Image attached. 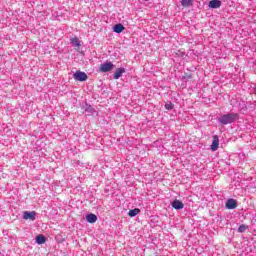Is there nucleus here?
<instances>
[{
	"label": "nucleus",
	"mask_w": 256,
	"mask_h": 256,
	"mask_svg": "<svg viewBox=\"0 0 256 256\" xmlns=\"http://www.w3.org/2000/svg\"><path fill=\"white\" fill-rule=\"evenodd\" d=\"M181 5L182 7H191V5H193V0H182Z\"/></svg>",
	"instance_id": "nucleus-15"
},
{
	"label": "nucleus",
	"mask_w": 256,
	"mask_h": 256,
	"mask_svg": "<svg viewBox=\"0 0 256 256\" xmlns=\"http://www.w3.org/2000/svg\"><path fill=\"white\" fill-rule=\"evenodd\" d=\"M219 149V136L214 135L212 137V144H211V150L217 151Z\"/></svg>",
	"instance_id": "nucleus-5"
},
{
	"label": "nucleus",
	"mask_w": 256,
	"mask_h": 256,
	"mask_svg": "<svg viewBox=\"0 0 256 256\" xmlns=\"http://www.w3.org/2000/svg\"><path fill=\"white\" fill-rule=\"evenodd\" d=\"M173 107H174V105L171 102L165 104V109H167L168 111H171V109H173Z\"/></svg>",
	"instance_id": "nucleus-17"
},
{
	"label": "nucleus",
	"mask_w": 256,
	"mask_h": 256,
	"mask_svg": "<svg viewBox=\"0 0 256 256\" xmlns=\"http://www.w3.org/2000/svg\"><path fill=\"white\" fill-rule=\"evenodd\" d=\"M73 79H75V81H87V74L85 72L82 71H76L75 74L73 75Z\"/></svg>",
	"instance_id": "nucleus-2"
},
{
	"label": "nucleus",
	"mask_w": 256,
	"mask_h": 256,
	"mask_svg": "<svg viewBox=\"0 0 256 256\" xmlns=\"http://www.w3.org/2000/svg\"><path fill=\"white\" fill-rule=\"evenodd\" d=\"M172 207H173V209L180 210V209H183V207H185V205L180 200H174L172 202Z\"/></svg>",
	"instance_id": "nucleus-8"
},
{
	"label": "nucleus",
	"mask_w": 256,
	"mask_h": 256,
	"mask_svg": "<svg viewBox=\"0 0 256 256\" xmlns=\"http://www.w3.org/2000/svg\"><path fill=\"white\" fill-rule=\"evenodd\" d=\"M86 221L88 223H97V215H95V214H88L86 216Z\"/></svg>",
	"instance_id": "nucleus-10"
},
{
	"label": "nucleus",
	"mask_w": 256,
	"mask_h": 256,
	"mask_svg": "<svg viewBox=\"0 0 256 256\" xmlns=\"http://www.w3.org/2000/svg\"><path fill=\"white\" fill-rule=\"evenodd\" d=\"M227 209H237V200L228 199L226 202Z\"/></svg>",
	"instance_id": "nucleus-7"
},
{
	"label": "nucleus",
	"mask_w": 256,
	"mask_h": 256,
	"mask_svg": "<svg viewBox=\"0 0 256 256\" xmlns=\"http://www.w3.org/2000/svg\"><path fill=\"white\" fill-rule=\"evenodd\" d=\"M191 74L189 73H185L184 76H183V79H191Z\"/></svg>",
	"instance_id": "nucleus-18"
},
{
	"label": "nucleus",
	"mask_w": 256,
	"mask_h": 256,
	"mask_svg": "<svg viewBox=\"0 0 256 256\" xmlns=\"http://www.w3.org/2000/svg\"><path fill=\"white\" fill-rule=\"evenodd\" d=\"M111 69H113V63L108 62V63H104L100 65V71L102 73H107L109 71H111Z\"/></svg>",
	"instance_id": "nucleus-4"
},
{
	"label": "nucleus",
	"mask_w": 256,
	"mask_h": 256,
	"mask_svg": "<svg viewBox=\"0 0 256 256\" xmlns=\"http://www.w3.org/2000/svg\"><path fill=\"white\" fill-rule=\"evenodd\" d=\"M113 31L114 33H123V31H125V26H123L122 24H116L113 27Z\"/></svg>",
	"instance_id": "nucleus-9"
},
{
	"label": "nucleus",
	"mask_w": 256,
	"mask_h": 256,
	"mask_svg": "<svg viewBox=\"0 0 256 256\" xmlns=\"http://www.w3.org/2000/svg\"><path fill=\"white\" fill-rule=\"evenodd\" d=\"M70 43L75 45L77 51H79L81 49V44H79V38L75 37V38L70 39Z\"/></svg>",
	"instance_id": "nucleus-13"
},
{
	"label": "nucleus",
	"mask_w": 256,
	"mask_h": 256,
	"mask_svg": "<svg viewBox=\"0 0 256 256\" xmlns=\"http://www.w3.org/2000/svg\"><path fill=\"white\" fill-rule=\"evenodd\" d=\"M35 217H37V212L35 211H25L23 214V219L25 220L35 221Z\"/></svg>",
	"instance_id": "nucleus-3"
},
{
	"label": "nucleus",
	"mask_w": 256,
	"mask_h": 256,
	"mask_svg": "<svg viewBox=\"0 0 256 256\" xmlns=\"http://www.w3.org/2000/svg\"><path fill=\"white\" fill-rule=\"evenodd\" d=\"M123 73H125V68L116 69L114 73V79H119L123 75Z\"/></svg>",
	"instance_id": "nucleus-11"
},
{
	"label": "nucleus",
	"mask_w": 256,
	"mask_h": 256,
	"mask_svg": "<svg viewBox=\"0 0 256 256\" xmlns=\"http://www.w3.org/2000/svg\"><path fill=\"white\" fill-rule=\"evenodd\" d=\"M45 241H47V238H45V236H43V235H38L36 237V243H38V245H43V243H45Z\"/></svg>",
	"instance_id": "nucleus-14"
},
{
	"label": "nucleus",
	"mask_w": 256,
	"mask_h": 256,
	"mask_svg": "<svg viewBox=\"0 0 256 256\" xmlns=\"http://www.w3.org/2000/svg\"><path fill=\"white\" fill-rule=\"evenodd\" d=\"M246 229H248L247 225L242 224L239 226L238 231L239 233H245Z\"/></svg>",
	"instance_id": "nucleus-16"
},
{
	"label": "nucleus",
	"mask_w": 256,
	"mask_h": 256,
	"mask_svg": "<svg viewBox=\"0 0 256 256\" xmlns=\"http://www.w3.org/2000/svg\"><path fill=\"white\" fill-rule=\"evenodd\" d=\"M239 119V114L237 113H229L222 115L218 121L221 123V125H229L231 123H235Z\"/></svg>",
	"instance_id": "nucleus-1"
},
{
	"label": "nucleus",
	"mask_w": 256,
	"mask_h": 256,
	"mask_svg": "<svg viewBox=\"0 0 256 256\" xmlns=\"http://www.w3.org/2000/svg\"><path fill=\"white\" fill-rule=\"evenodd\" d=\"M208 7L210 9H219V7H221V0H211Z\"/></svg>",
	"instance_id": "nucleus-6"
},
{
	"label": "nucleus",
	"mask_w": 256,
	"mask_h": 256,
	"mask_svg": "<svg viewBox=\"0 0 256 256\" xmlns=\"http://www.w3.org/2000/svg\"><path fill=\"white\" fill-rule=\"evenodd\" d=\"M141 213V209L135 208L128 212L129 217H137Z\"/></svg>",
	"instance_id": "nucleus-12"
}]
</instances>
